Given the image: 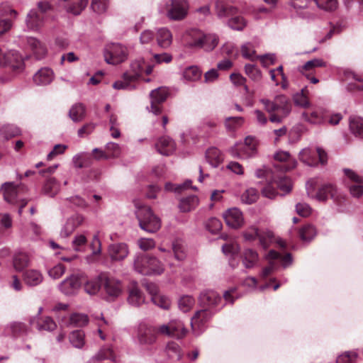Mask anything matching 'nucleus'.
Returning <instances> with one entry per match:
<instances>
[{"label": "nucleus", "instance_id": "ddd939ff", "mask_svg": "<svg viewBox=\"0 0 363 363\" xmlns=\"http://www.w3.org/2000/svg\"><path fill=\"white\" fill-rule=\"evenodd\" d=\"M316 199L320 201H325L329 198L334 200L337 203H341L344 198L338 193L336 186L332 184H325L319 189L315 196Z\"/></svg>", "mask_w": 363, "mask_h": 363}, {"label": "nucleus", "instance_id": "393cba45", "mask_svg": "<svg viewBox=\"0 0 363 363\" xmlns=\"http://www.w3.org/2000/svg\"><path fill=\"white\" fill-rule=\"evenodd\" d=\"M150 256L145 254L138 255L134 262V267L136 272L143 275H150Z\"/></svg>", "mask_w": 363, "mask_h": 363}, {"label": "nucleus", "instance_id": "f03ea898", "mask_svg": "<svg viewBox=\"0 0 363 363\" xmlns=\"http://www.w3.org/2000/svg\"><path fill=\"white\" fill-rule=\"evenodd\" d=\"M260 101L270 114L269 121L272 123H281L291 110V102L284 95L277 96L273 101L268 99H262Z\"/></svg>", "mask_w": 363, "mask_h": 363}, {"label": "nucleus", "instance_id": "20e7f679", "mask_svg": "<svg viewBox=\"0 0 363 363\" xmlns=\"http://www.w3.org/2000/svg\"><path fill=\"white\" fill-rule=\"evenodd\" d=\"M189 35L192 41L189 43L191 47L203 48L206 51L213 50L218 43V38L215 34L205 35L198 30H191Z\"/></svg>", "mask_w": 363, "mask_h": 363}, {"label": "nucleus", "instance_id": "412c9836", "mask_svg": "<svg viewBox=\"0 0 363 363\" xmlns=\"http://www.w3.org/2000/svg\"><path fill=\"white\" fill-rule=\"evenodd\" d=\"M108 252L113 260L120 261L128 255V246L125 243L113 244L110 245Z\"/></svg>", "mask_w": 363, "mask_h": 363}, {"label": "nucleus", "instance_id": "cd10ccee", "mask_svg": "<svg viewBox=\"0 0 363 363\" xmlns=\"http://www.w3.org/2000/svg\"><path fill=\"white\" fill-rule=\"evenodd\" d=\"M345 173L351 180L357 184L350 186V191L353 196L359 197L363 194V186L360 184L362 181L359 176L350 169H345Z\"/></svg>", "mask_w": 363, "mask_h": 363}, {"label": "nucleus", "instance_id": "bb28decb", "mask_svg": "<svg viewBox=\"0 0 363 363\" xmlns=\"http://www.w3.org/2000/svg\"><path fill=\"white\" fill-rule=\"evenodd\" d=\"M23 277L24 282L30 286H37L43 280L42 274L35 269L26 270L24 272Z\"/></svg>", "mask_w": 363, "mask_h": 363}, {"label": "nucleus", "instance_id": "864d4df0", "mask_svg": "<svg viewBox=\"0 0 363 363\" xmlns=\"http://www.w3.org/2000/svg\"><path fill=\"white\" fill-rule=\"evenodd\" d=\"M7 13V9L3 5H0V35L7 32L11 27L9 20L4 18Z\"/></svg>", "mask_w": 363, "mask_h": 363}, {"label": "nucleus", "instance_id": "6e6d98bb", "mask_svg": "<svg viewBox=\"0 0 363 363\" xmlns=\"http://www.w3.org/2000/svg\"><path fill=\"white\" fill-rule=\"evenodd\" d=\"M243 123L242 117H229L225 119V125L228 130L234 131L241 127Z\"/></svg>", "mask_w": 363, "mask_h": 363}, {"label": "nucleus", "instance_id": "a211bd4d", "mask_svg": "<svg viewBox=\"0 0 363 363\" xmlns=\"http://www.w3.org/2000/svg\"><path fill=\"white\" fill-rule=\"evenodd\" d=\"M221 301V298L214 291H205L199 296L200 304L204 308L216 306Z\"/></svg>", "mask_w": 363, "mask_h": 363}, {"label": "nucleus", "instance_id": "2f4dec72", "mask_svg": "<svg viewBox=\"0 0 363 363\" xmlns=\"http://www.w3.org/2000/svg\"><path fill=\"white\" fill-rule=\"evenodd\" d=\"M43 15L39 13L35 10H31L27 16L26 23L30 29H38L40 28L43 21Z\"/></svg>", "mask_w": 363, "mask_h": 363}, {"label": "nucleus", "instance_id": "5701e85b", "mask_svg": "<svg viewBox=\"0 0 363 363\" xmlns=\"http://www.w3.org/2000/svg\"><path fill=\"white\" fill-rule=\"evenodd\" d=\"M241 260L243 266L247 269L255 267L259 261L258 253L252 249H245L241 254Z\"/></svg>", "mask_w": 363, "mask_h": 363}, {"label": "nucleus", "instance_id": "774afa93", "mask_svg": "<svg viewBox=\"0 0 363 363\" xmlns=\"http://www.w3.org/2000/svg\"><path fill=\"white\" fill-rule=\"evenodd\" d=\"M229 26L237 30H242L247 25L246 21L242 16H235L228 21Z\"/></svg>", "mask_w": 363, "mask_h": 363}, {"label": "nucleus", "instance_id": "37998d69", "mask_svg": "<svg viewBox=\"0 0 363 363\" xmlns=\"http://www.w3.org/2000/svg\"><path fill=\"white\" fill-rule=\"evenodd\" d=\"M316 235V230L313 225L306 224L302 226L298 231V235L303 241H310Z\"/></svg>", "mask_w": 363, "mask_h": 363}, {"label": "nucleus", "instance_id": "680f3d73", "mask_svg": "<svg viewBox=\"0 0 363 363\" xmlns=\"http://www.w3.org/2000/svg\"><path fill=\"white\" fill-rule=\"evenodd\" d=\"M317 6L325 11H333L337 7V0H314Z\"/></svg>", "mask_w": 363, "mask_h": 363}, {"label": "nucleus", "instance_id": "79ce46f5", "mask_svg": "<svg viewBox=\"0 0 363 363\" xmlns=\"http://www.w3.org/2000/svg\"><path fill=\"white\" fill-rule=\"evenodd\" d=\"M198 203L199 199L197 196H189L181 199L179 208L182 212H188L195 208Z\"/></svg>", "mask_w": 363, "mask_h": 363}, {"label": "nucleus", "instance_id": "473e14b6", "mask_svg": "<svg viewBox=\"0 0 363 363\" xmlns=\"http://www.w3.org/2000/svg\"><path fill=\"white\" fill-rule=\"evenodd\" d=\"M210 316L211 313L207 308L197 311L191 319L192 328H201L210 318Z\"/></svg>", "mask_w": 363, "mask_h": 363}, {"label": "nucleus", "instance_id": "ea45409f", "mask_svg": "<svg viewBox=\"0 0 363 363\" xmlns=\"http://www.w3.org/2000/svg\"><path fill=\"white\" fill-rule=\"evenodd\" d=\"M172 35L170 31L167 28H160L157 31V41L162 48H167L172 43Z\"/></svg>", "mask_w": 363, "mask_h": 363}, {"label": "nucleus", "instance_id": "6e6552de", "mask_svg": "<svg viewBox=\"0 0 363 363\" xmlns=\"http://www.w3.org/2000/svg\"><path fill=\"white\" fill-rule=\"evenodd\" d=\"M258 142L255 137L247 136L244 143L236 145L232 150V154L240 158L252 157L257 153Z\"/></svg>", "mask_w": 363, "mask_h": 363}, {"label": "nucleus", "instance_id": "39448f33", "mask_svg": "<svg viewBox=\"0 0 363 363\" xmlns=\"http://www.w3.org/2000/svg\"><path fill=\"white\" fill-rule=\"evenodd\" d=\"M131 67L133 73H124L122 80L116 81L113 84V87L115 89L133 90L135 89V85L133 83L142 74L144 67L139 62H134L131 65Z\"/></svg>", "mask_w": 363, "mask_h": 363}, {"label": "nucleus", "instance_id": "4c0bfd02", "mask_svg": "<svg viewBox=\"0 0 363 363\" xmlns=\"http://www.w3.org/2000/svg\"><path fill=\"white\" fill-rule=\"evenodd\" d=\"M69 116L74 122H80L86 116V108L82 104H76L69 110Z\"/></svg>", "mask_w": 363, "mask_h": 363}, {"label": "nucleus", "instance_id": "e2e57ef3", "mask_svg": "<svg viewBox=\"0 0 363 363\" xmlns=\"http://www.w3.org/2000/svg\"><path fill=\"white\" fill-rule=\"evenodd\" d=\"M299 159L308 165H313L315 164L314 153L308 148L303 149L300 152Z\"/></svg>", "mask_w": 363, "mask_h": 363}, {"label": "nucleus", "instance_id": "423d86ee", "mask_svg": "<svg viewBox=\"0 0 363 363\" xmlns=\"http://www.w3.org/2000/svg\"><path fill=\"white\" fill-rule=\"evenodd\" d=\"M128 55L127 48L118 43L108 45L104 50L105 61L111 65L124 62L127 59Z\"/></svg>", "mask_w": 363, "mask_h": 363}, {"label": "nucleus", "instance_id": "f8f14e48", "mask_svg": "<svg viewBox=\"0 0 363 363\" xmlns=\"http://www.w3.org/2000/svg\"><path fill=\"white\" fill-rule=\"evenodd\" d=\"M101 279L102 280L103 286L110 298H114L121 294L122 285L120 281L106 273L101 274Z\"/></svg>", "mask_w": 363, "mask_h": 363}, {"label": "nucleus", "instance_id": "13d9d810", "mask_svg": "<svg viewBox=\"0 0 363 363\" xmlns=\"http://www.w3.org/2000/svg\"><path fill=\"white\" fill-rule=\"evenodd\" d=\"M28 330L27 325L23 323L14 322L10 325L11 333L15 337L26 334Z\"/></svg>", "mask_w": 363, "mask_h": 363}, {"label": "nucleus", "instance_id": "338daca9", "mask_svg": "<svg viewBox=\"0 0 363 363\" xmlns=\"http://www.w3.org/2000/svg\"><path fill=\"white\" fill-rule=\"evenodd\" d=\"M357 358V352L348 351L338 356L337 358V363H354Z\"/></svg>", "mask_w": 363, "mask_h": 363}, {"label": "nucleus", "instance_id": "3c124183", "mask_svg": "<svg viewBox=\"0 0 363 363\" xmlns=\"http://www.w3.org/2000/svg\"><path fill=\"white\" fill-rule=\"evenodd\" d=\"M172 250L176 259L181 261L185 258L186 253L182 240H174L172 245Z\"/></svg>", "mask_w": 363, "mask_h": 363}, {"label": "nucleus", "instance_id": "58836bf2", "mask_svg": "<svg viewBox=\"0 0 363 363\" xmlns=\"http://www.w3.org/2000/svg\"><path fill=\"white\" fill-rule=\"evenodd\" d=\"M128 302L135 306H139L145 302L143 293L135 284H133L130 289Z\"/></svg>", "mask_w": 363, "mask_h": 363}, {"label": "nucleus", "instance_id": "9b49d317", "mask_svg": "<svg viewBox=\"0 0 363 363\" xmlns=\"http://www.w3.org/2000/svg\"><path fill=\"white\" fill-rule=\"evenodd\" d=\"M188 10L189 4L187 0H172L167 14L169 18L179 21L186 17Z\"/></svg>", "mask_w": 363, "mask_h": 363}, {"label": "nucleus", "instance_id": "de8ad7c7", "mask_svg": "<svg viewBox=\"0 0 363 363\" xmlns=\"http://www.w3.org/2000/svg\"><path fill=\"white\" fill-rule=\"evenodd\" d=\"M84 336L83 330H77L70 334L69 341L74 347L81 348L84 345Z\"/></svg>", "mask_w": 363, "mask_h": 363}, {"label": "nucleus", "instance_id": "8fccbe9b", "mask_svg": "<svg viewBox=\"0 0 363 363\" xmlns=\"http://www.w3.org/2000/svg\"><path fill=\"white\" fill-rule=\"evenodd\" d=\"M183 76L186 80L194 82L201 78V72L196 66H191L185 69Z\"/></svg>", "mask_w": 363, "mask_h": 363}, {"label": "nucleus", "instance_id": "7ed1b4c3", "mask_svg": "<svg viewBox=\"0 0 363 363\" xmlns=\"http://www.w3.org/2000/svg\"><path fill=\"white\" fill-rule=\"evenodd\" d=\"M135 207L137 208L136 217L140 227L148 233L157 232L161 227L160 219L153 213L147 206H143L136 202Z\"/></svg>", "mask_w": 363, "mask_h": 363}, {"label": "nucleus", "instance_id": "bf43d9fd", "mask_svg": "<svg viewBox=\"0 0 363 363\" xmlns=\"http://www.w3.org/2000/svg\"><path fill=\"white\" fill-rule=\"evenodd\" d=\"M150 263L149 268H147L150 269V275L161 274L163 273V264L157 258L150 257Z\"/></svg>", "mask_w": 363, "mask_h": 363}, {"label": "nucleus", "instance_id": "c9c22d12", "mask_svg": "<svg viewBox=\"0 0 363 363\" xmlns=\"http://www.w3.org/2000/svg\"><path fill=\"white\" fill-rule=\"evenodd\" d=\"M207 162L213 167H217L222 162L223 157L218 149L211 147L206 152Z\"/></svg>", "mask_w": 363, "mask_h": 363}, {"label": "nucleus", "instance_id": "72a5a7b5", "mask_svg": "<svg viewBox=\"0 0 363 363\" xmlns=\"http://www.w3.org/2000/svg\"><path fill=\"white\" fill-rule=\"evenodd\" d=\"M350 129L356 137L363 138V118L357 116H350Z\"/></svg>", "mask_w": 363, "mask_h": 363}, {"label": "nucleus", "instance_id": "f3484780", "mask_svg": "<svg viewBox=\"0 0 363 363\" xmlns=\"http://www.w3.org/2000/svg\"><path fill=\"white\" fill-rule=\"evenodd\" d=\"M29 322L30 325L36 324V328L40 331H52L57 328V324L50 316L33 317Z\"/></svg>", "mask_w": 363, "mask_h": 363}, {"label": "nucleus", "instance_id": "f704fd0d", "mask_svg": "<svg viewBox=\"0 0 363 363\" xmlns=\"http://www.w3.org/2000/svg\"><path fill=\"white\" fill-rule=\"evenodd\" d=\"M59 191V182H57V181L53 177L48 178L43 185V192L50 197H54Z\"/></svg>", "mask_w": 363, "mask_h": 363}, {"label": "nucleus", "instance_id": "603ef678", "mask_svg": "<svg viewBox=\"0 0 363 363\" xmlns=\"http://www.w3.org/2000/svg\"><path fill=\"white\" fill-rule=\"evenodd\" d=\"M20 134V130L13 125H5L0 130V135L6 140L17 136Z\"/></svg>", "mask_w": 363, "mask_h": 363}, {"label": "nucleus", "instance_id": "f257e3e1", "mask_svg": "<svg viewBox=\"0 0 363 363\" xmlns=\"http://www.w3.org/2000/svg\"><path fill=\"white\" fill-rule=\"evenodd\" d=\"M255 174L257 178L265 179L266 186L262 189L265 197L274 199L278 194L277 189L283 192L282 194L291 190V179L282 174L275 175L270 169L264 167L257 169Z\"/></svg>", "mask_w": 363, "mask_h": 363}, {"label": "nucleus", "instance_id": "09e8293b", "mask_svg": "<svg viewBox=\"0 0 363 363\" xmlns=\"http://www.w3.org/2000/svg\"><path fill=\"white\" fill-rule=\"evenodd\" d=\"M245 74L254 82H259L262 79V72L255 65H245Z\"/></svg>", "mask_w": 363, "mask_h": 363}, {"label": "nucleus", "instance_id": "49530a36", "mask_svg": "<svg viewBox=\"0 0 363 363\" xmlns=\"http://www.w3.org/2000/svg\"><path fill=\"white\" fill-rule=\"evenodd\" d=\"M216 9L217 13L220 17L233 14L235 11V9L233 6L227 4L223 0H219L216 1Z\"/></svg>", "mask_w": 363, "mask_h": 363}, {"label": "nucleus", "instance_id": "2eb2a0df", "mask_svg": "<svg viewBox=\"0 0 363 363\" xmlns=\"http://www.w3.org/2000/svg\"><path fill=\"white\" fill-rule=\"evenodd\" d=\"M226 224L232 228H238L243 224L242 212L237 208H230L223 214Z\"/></svg>", "mask_w": 363, "mask_h": 363}, {"label": "nucleus", "instance_id": "0e129e2a", "mask_svg": "<svg viewBox=\"0 0 363 363\" xmlns=\"http://www.w3.org/2000/svg\"><path fill=\"white\" fill-rule=\"evenodd\" d=\"M105 152L107 153L109 159L118 157L121 150L120 146L115 143H108L106 145Z\"/></svg>", "mask_w": 363, "mask_h": 363}, {"label": "nucleus", "instance_id": "0eeeda50", "mask_svg": "<svg viewBox=\"0 0 363 363\" xmlns=\"http://www.w3.org/2000/svg\"><path fill=\"white\" fill-rule=\"evenodd\" d=\"M155 328L158 335L177 339L183 338L187 333L184 323L178 320H172L167 324L160 325Z\"/></svg>", "mask_w": 363, "mask_h": 363}, {"label": "nucleus", "instance_id": "c85d7f7f", "mask_svg": "<svg viewBox=\"0 0 363 363\" xmlns=\"http://www.w3.org/2000/svg\"><path fill=\"white\" fill-rule=\"evenodd\" d=\"M79 279L74 276L65 279L60 284V290L65 294H72L77 289L80 287Z\"/></svg>", "mask_w": 363, "mask_h": 363}, {"label": "nucleus", "instance_id": "a18cd8bd", "mask_svg": "<svg viewBox=\"0 0 363 363\" xmlns=\"http://www.w3.org/2000/svg\"><path fill=\"white\" fill-rule=\"evenodd\" d=\"M101 286H103V283L100 274L96 278L87 281L85 284L84 289L89 294H95Z\"/></svg>", "mask_w": 363, "mask_h": 363}, {"label": "nucleus", "instance_id": "4be33fe9", "mask_svg": "<svg viewBox=\"0 0 363 363\" xmlns=\"http://www.w3.org/2000/svg\"><path fill=\"white\" fill-rule=\"evenodd\" d=\"M245 237L249 240L258 238L260 245L264 249H267L274 240V235L271 232L261 233L257 229L255 230L254 234H246Z\"/></svg>", "mask_w": 363, "mask_h": 363}, {"label": "nucleus", "instance_id": "7c9ffc66", "mask_svg": "<svg viewBox=\"0 0 363 363\" xmlns=\"http://www.w3.org/2000/svg\"><path fill=\"white\" fill-rule=\"evenodd\" d=\"M29 263L30 257L27 253L19 252L14 255L13 264L16 271H22L29 265Z\"/></svg>", "mask_w": 363, "mask_h": 363}, {"label": "nucleus", "instance_id": "4468645a", "mask_svg": "<svg viewBox=\"0 0 363 363\" xmlns=\"http://www.w3.org/2000/svg\"><path fill=\"white\" fill-rule=\"evenodd\" d=\"M325 67V62L318 58L313 59L306 62L300 69V72L304 75L312 84H317L319 80L313 75L315 69L318 67Z\"/></svg>", "mask_w": 363, "mask_h": 363}, {"label": "nucleus", "instance_id": "1a4fd4ad", "mask_svg": "<svg viewBox=\"0 0 363 363\" xmlns=\"http://www.w3.org/2000/svg\"><path fill=\"white\" fill-rule=\"evenodd\" d=\"M0 66L9 67L17 73L23 70L24 63L18 52L11 50L8 53H4L0 49Z\"/></svg>", "mask_w": 363, "mask_h": 363}, {"label": "nucleus", "instance_id": "69168bd1", "mask_svg": "<svg viewBox=\"0 0 363 363\" xmlns=\"http://www.w3.org/2000/svg\"><path fill=\"white\" fill-rule=\"evenodd\" d=\"M93 157L91 154H82L75 161V164L79 168L90 166L92 164Z\"/></svg>", "mask_w": 363, "mask_h": 363}, {"label": "nucleus", "instance_id": "6ab92c4d", "mask_svg": "<svg viewBox=\"0 0 363 363\" xmlns=\"http://www.w3.org/2000/svg\"><path fill=\"white\" fill-rule=\"evenodd\" d=\"M84 221V218L80 215H74L66 221L64 227L61 230V235L68 237L76 228L80 226Z\"/></svg>", "mask_w": 363, "mask_h": 363}, {"label": "nucleus", "instance_id": "aec40b11", "mask_svg": "<svg viewBox=\"0 0 363 363\" xmlns=\"http://www.w3.org/2000/svg\"><path fill=\"white\" fill-rule=\"evenodd\" d=\"M54 79L52 70L48 67L39 69L33 76V82L37 85L44 86L49 84Z\"/></svg>", "mask_w": 363, "mask_h": 363}, {"label": "nucleus", "instance_id": "e433bc0d", "mask_svg": "<svg viewBox=\"0 0 363 363\" xmlns=\"http://www.w3.org/2000/svg\"><path fill=\"white\" fill-rule=\"evenodd\" d=\"M67 318L65 315H63L62 321L65 325H73L77 327H82L88 323V318L86 315L80 313H74L69 317L67 321L65 319Z\"/></svg>", "mask_w": 363, "mask_h": 363}, {"label": "nucleus", "instance_id": "a19ab883", "mask_svg": "<svg viewBox=\"0 0 363 363\" xmlns=\"http://www.w3.org/2000/svg\"><path fill=\"white\" fill-rule=\"evenodd\" d=\"M266 258L267 259L275 260L276 262L279 261L284 265V267H287L292 262V257L290 253H286L284 255H282L279 252L273 250L268 252Z\"/></svg>", "mask_w": 363, "mask_h": 363}, {"label": "nucleus", "instance_id": "052dcab7", "mask_svg": "<svg viewBox=\"0 0 363 363\" xmlns=\"http://www.w3.org/2000/svg\"><path fill=\"white\" fill-rule=\"evenodd\" d=\"M195 300L191 296H184L179 301V308L184 313L188 312L194 305Z\"/></svg>", "mask_w": 363, "mask_h": 363}, {"label": "nucleus", "instance_id": "b1692460", "mask_svg": "<svg viewBox=\"0 0 363 363\" xmlns=\"http://www.w3.org/2000/svg\"><path fill=\"white\" fill-rule=\"evenodd\" d=\"M4 200L9 203H15L18 187L13 182H6L1 186Z\"/></svg>", "mask_w": 363, "mask_h": 363}, {"label": "nucleus", "instance_id": "c03bdc74", "mask_svg": "<svg viewBox=\"0 0 363 363\" xmlns=\"http://www.w3.org/2000/svg\"><path fill=\"white\" fill-rule=\"evenodd\" d=\"M302 117L312 124H319L323 121V114L318 111H306L302 113Z\"/></svg>", "mask_w": 363, "mask_h": 363}, {"label": "nucleus", "instance_id": "a878e982", "mask_svg": "<svg viewBox=\"0 0 363 363\" xmlns=\"http://www.w3.org/2000/svg\"><path fill=\"white\" fill-rule=\"evenodd\" d=\"M157 151L164 155H169L175 149L174 142L169 137H162L156 143Z\"/></svg>", "mask_w": 363, "mask_h": 363}, {"label": "nucleus", "instance_id": "9d476101", "mask_svg": "<svg viewBox=\"0 0 363 363\" xmlns=\"http://www.w3.org/2000/svg\"><path fill=\"white\" fill-rule=\"evenodd\" d=\"M169 92L165 87H159L152 90L150 94V111L155 115H159L162 111V104L166 101Z\"/></svg>", "mask_w": 363, "mask_h": 363}, {"label": "nucleus", "instance_id": "dca6fc26", "mask_svg": "<svg viewBox=\"0 0 363 363\" xmlns=\"http://www.w3.org/2000/svg\"><path fill=\"white\" fill-rule=\"evenodd\" d=\"M157 335L155 327L140 326L138 333L139 342L142 345H151L156 342Z\"/></svg>", "mask_w": 363, "mask_h": 363}, {"label": "nucleus", "instance_id": "c756f323", "mask_svg": "<svg viewBox=\"0 0 363 363\" xmlns=\"http://www.w3.org/2000/svg\"><path fill=\"white\" fill-rule=\"evenodd\" d=\"M27 42L37 59H41L45 55L47 49L45 45L40 40L35 38H29Z\"/></svg>", "mask_w": 363, "mask_h": 363}, {"label": "nucleus", "instance_id": "4d7b16f0", "mask_svg": "<svg viewBox=\"0 0 363 363\" xmlns=\"http://www.w3.org/2000/svg\"><path fill=\"white\" fill-rule=\"evenodd\" d=\"M166 349L171 358L179 360L182 357L181 348L177 342L173 341L168 342Z\"/></svg>", "mask_w": 363, "mask_h": 363}, {"label": "nucleus", "instance_id": "5fc2aeb1", "mask_svg": "<svg viewBox=\"0 0 363 363\" xmlns=\"http://www.w3.org/2000/svg\"><path fill=\"white\" fill-rule=\"evenodd\" d=\"M308 90L303 89L300 93L294 96V102L296 105L306 108L309 106V100L307 96Z\"/></svg>", "mask_w": 363, "mask_h": 363}]
</instances>
